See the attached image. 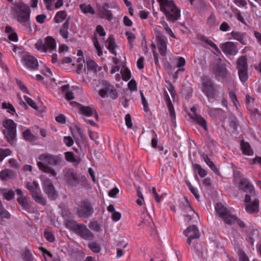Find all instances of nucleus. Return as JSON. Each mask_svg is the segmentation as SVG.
Listing matches in <instances>:
<instances>
[{"label": "nucleus", "instance_id": "nucleus-56", "mask_svg": "<svg viewBox=\"0 0 261 261\" xmlns=\"http://www.w3.org/2000/svg\"><path fill=\"white\" fill-rule=\"evenodd\" d=\"M65 158L69 162H75V159L74 158V154L72 152H67L65 153Z\"/></svg>", "mask_w": 261, "mask_h": 261}, {"label": "nucleus", "instance_id": "nucleus-22", "mask_svg": "<svg viewBox=\"0 0 261 261\" xmlns=\"http://www.w3.org/2000/svg\"><path fill=\"white\" fill-rule=\"evenodd\" d=\"M74 233L80 236L85 240H92L94 238L93 234L89 229H72Z\"/></svg>", "mask_w": 261, "mask_h": 261}, {"label": "nucleus", "instance_id": "nucleus-42", "mask_svg": "<svg viewBox=\"0 0 261 261\" xmlns=\"http://www.w3.org/2000/svg\"><path fill=\"white\" fill-rule=\"evenodd\" d=\"M195 170L197 171L199 176L201 177L205 176L207 174L206 171L201 168L198 164H194L193 165Z\"/></svg>", "mask_w": 261, "mask_h": 261}, {"label": "nucleus", "instance_id": "nucleus-1", "mask_svg": "<svg viewBox=\"0 0 261 261\" xmlns=\"http://www.w3.org/2000/svg\"><path fill=\"white\" fill-rule=\"evenodd\" d=\"M38 159L39 161L37 162V166L41 171L50 174L54 176L57 175L55 170L48 165L53 166L60 165L62 159L60 155L44 153L40 154Z\"/></svg>", "mask_w": 261, "mask_h": 261}, {"label": "nucleus", "instance_id": "nucleus-15", "mask_svg": "<svg viewBox=\"0 0 261 261\" xmlns=\"http://www.w3.org/2000/svg\"><path fill=\"white\" fill-rule=\"evenodd\" d=\"M91 205L87 202H82L77 208L76 213L79 217L86 218L92 214Z\"/></svg>", "mask_w": 261, "mask_h": 261}, {"label": "nucleus", "instance_id": "nucleus-16", "mask_svg": "<svg viewBox=\"0 0 261 261\" xmlns=\"http://www.w3.org/2000/svg\"><path fill=\"white\" fill-rule=\"evenodd\" d=\"M157 45L160 54L166 56L167 54V38L162 33H158L156 35Z\"/></svg>", "mask_w": 261, "mask_h": 261}, {"label": "nucleus", "instance_id": "nucleus-46", "mask_svg": "<svg viewBox=\"0 0 261 261\" xmlns=\"http://www.w3.org/2000/svg\"><path fill=\"white\" fill-rule=\"evenodd\" d=\"M122 79L125 81H128L131 77L130 70L128 68H125L121 71Z\"/></svg>", "mask_w": 261, "mask_h": 261}, {"label": "nucleus", "instance_id": "nucleus-10", "mask_svg": "<svg viewBox=\"0 0 261 261\" xmlns=\"http://www.w3.org/2000/svg\"><path fill=\"white\" fill-rule=\"evenodd\" d=\"M64 178L66 182L71 187L76 186L80 179L78 174L72 169H66L63 171Z\"/></svg>", "mask_w": 261, "mask_h": 261}, {"label": "nucleus", "instance_id": "nucleus-62", "mask_svg": "<svg viewBox=\"0 0 261 261\" xmlns=\"http://www.w3.org/2000/svg\"><path fill=\"white\" fill-rule=\"evenodd\" d=\"M125 124L127 127L128 128H132L133 126V124L132 123V119L131 116L129 114H127L125 115Z\"/></svg>", "mask_w": 261, "mask_h": 261}, {"label": "nucleus", "instance_id": "nucleus-49", "mask_svg": "<svg viewBox=\"0 0 261 261\" xmlns=\"http://www.w3.org/2000/svg\"><path fill=\"white\" fill-rule=\"evenodd\" d=\"M238 255L240 261H249L247 255L242 249H239Z\"/></svg>", "mask_w": 261, "mask_h": 261}, {"label": "nucleus", "instance_id": "nucleus-32", "mask_svg": "<svg viewBox=\"0 0 261 261\" xmlns=\"http://www.w3.org/2000/svg\"><path fill=\"white\" fill-rule=\"evenodd\" d=\"M107 48L109 51L113 55H116V52L115 50V39L112 36H110L107 40Z\"/></svg>", "mask_w": 261, "mask_h": 261}, {"label": "nucleus", "instance_id": "nucleus-38", "mask_svg": "<svg viewBox=\"0 0 261 261\" xmlns=\"http://www.w3.org/2000/svg\"><path fill=\"white\" fill-rule=\"evenodd\" d=\"M81 11L84 13H90L94 14L95 11L90 5L83 4L80 5Z\"/></svg>", "mask_w": 261, "mask_h": 261}, {"label": "nucleus", "instance_id": "nucleus-5", "mask_svg": "<svg viewBox=\"0 0 261 261\" xmlns=\"http://www.w3.org/2000/svg\"><path fill=\"white\" fill-rule=\"evenodd\" d=\"M217 214L224 222L228 225H236L244 228L246 225L243 221L239 219L236 216L232 215L228 209L222 203H217L216 206Z\"/></svg>", "mask_w": 261, "mask_h": 261}, {"label": "nucleus", "instance_id": "nucleus-9", "mask_svg": "<svg viewBox=\"0 0 261 261\" xmlns=\"http://www.w3.org/2000/svg\"><path fill=\"white\" fill-rule=\"evenodd\" d=\"M99 95L101 98H105L107 96L113 99H115L118 97V93L115 88L106 81L102 82V88L99 91Z\"/></svg>", "mask_w": 261, "mask_h": 261}, {"label": "nucleus", "instance_id": "nucleus-51", "mask_svg": "<svg viewBox=\"0 0 261 261\" xmlns=\"http://www.w3.org/2000/svg\"><path fill=\"white\" fill-rule=\"evenodd\" d=\"M16 84H17V86H18L19 88L20 89V90H21L24 93H29V91H28L27 88L22 83V82L20 80L16 79Z\"/></svg>", "mask_w": 261, "mask_h": 261}, {"label": "nucleus", "instance_id": "nucleus-48", "mask_svg": "<svg viewBox=\"0 0 261 261\" xmlns=\"http://www.w3.org/2000/svg\"><path fill=\"white\" fill-rule=\"evenodd\" d=\"M2 108L4 109H7L9 113H14L15 112V110L14 107L10 103L4 102L2 104Z\"/></svg>", "mask_w": 261, "mask_h": 261}, {"label": "nucleus", "instance_id": "nucleus-52", "mask_svg": "<svg viewBox=\"0 0 261 261\" xmlns=\"http://www.w3.org/2000/svg\"><path fill=\"white\" fill-rule=\"evenodd\" d=\"M11 150L8 148L0 149V155L3 160L5 157L10 155L11 154Z\"/></svg>", "mask_w": 261, "mask_h": 261}, {"label": "nucleus", "instance_id": "nucleus-13", "mask_svg": "<svg viewBox=\"0 0 261 261\" xmlns=\"http://www.w3.org/2000/svg\"><path fill=\"white\" fill-rule=\"evenodd\" d=\"M22 64L29 69L36 70L38 69V60L34 57L30 55L23 56L21 59Z\"/></svg>", "mask_w": 261, "mask_h": 261}, {"label": "nucleus", "instance_id": "nucleus-59", "mask_svg": "<svg viewBox=\"0 0 261 261\" xmlns=\"http://www.w3.org/2000/svg\"><path fill=\"white\" fill-rule=\"evenodd\" d=\"M220 30L222 32H227L230 30V27L226 22L224 21L220 25Z\"/></svg>", "mask_w": 261, "mask_h": 261}, {"label": "nucleus", "instance_id": "nucleus-8", "mask_svg": "<svg viewBox=\"0 0 261 261\" xmlns=\"http://www.w3.org/2000/svg\"><path fill=\"white\" fill-rule=\"evenodd\" d=\"M25 187L32 193V197L36 202L39 203L43 205H45V199L38 192V189H39V184L37 181H33L32 182H26Z\"/></svg>", "mask_w": 261, "mask_h": 261}, {"label": "nucleus", "instance_id": "nucleus-27", "mask_svg": "<svg viewBox=\"0 0 261 261\" xmlns=\"http://www.w3.org/2000/svg\"><path fill=\"white\" fill-rule=\"evenodd\" d=\"M3 126L4 127L3 131L16 129L17 127V124L13 120L10 119L4 120L3 121Z\"/></svg>", "mask_w": 261, "mask_h": 261}, {"label": "nucleus", "instance_id": "nucleus-28", "mask_svg": "<svg viewBox=\"0 0 261 261\" xmlns=\"http://www.w3.org/2000/svg\"><path fill=\"white\" fill-rule=\"evenodd\" d=\"M15 172L10 169H5L0 172V177L2 179L4 180L13 178L15 177Z\"/></svg>", "mask_w": 261, "mask_h": 261}, {"label": "nucleus", "instance_id": "nucleus-40", "mask_svg": "<svg viewBox=\"0 0 261 261\" xmlns=\"http://www.w3.org/2000/svg\"><path fill=\"white\" fill-rule=\"evenodd\" d=\"M199 39L201 41L205 42L207 44L209 45L210 46L213 47L217 53L220 54V50L216 45L211 40L205 38L203 36H201L199 37Z\"/></svg>", "mask_w": 261, "mask_h": 261}, {"label": "nucleus", "instance_id": "nucleus-45", "mask_svg": "<svg viewBox=\"0 0 261 261\" xmlns=\"http://www.w3.org/2000/svg\"><path fill=\"white\" fill-rule=\"evenodd\" d=\"M216 16L212 14L207 18L206 21V24L210 27L212 28L214 27L216 25Z\"/></svg>", "mask_w": 261, "mask_h": 261}, {"label": "nucleus", "instance_id": "nucleus-23", "mask_svg": "<svg viewBox=\"0 0 261 261\" xmlns=\"http://www.w3.org/2000/svg\"><path fill=\"white\" fill-rule=\"evenodd\" d=\"M241 149L243 154L246 155L251 156L253 155L254 152L251 148L249 143L242 140L240 143Z\"/></svg>", "mask_w": 261, "mask_h": 261}, {"label": "nucleus", "instance_id": "nucleus-24", "mask_svg": "<svg viewBox=\"0 0 261 261\" xmlns=\"http://www.w3.org/2000/svg\"><path fill=\"white\" fill-rule=\"evenodd\" d=\"M109 8L108 4H105L100 11V17L102 18L111 20L112 19L113 15L111 11L108 9Z\"/></svg>", "mask_w": 261, "mask_h": 261}, {"label": "nucleus", "instance_id": "nucleus-25", "mask_svg": "<svg viewBox=\"0 0 261 261\" xmlns=\"http://www.w3.org/2000/svg\"><path fill=\"white\" fill-rule=\"evenodd\" d=\"M238 70H248L247 59L245 56L239 58L236 62Z\"/></svg>", "mask_w": 261, "mask_h": 261}, {"label": "nucleus", "instance_id": "nucleus-64", "mask_svg": "<svg viewBox=\"0 0 261 261\" xmlns=\"http://www.w3.org/2000/svg\"><path fill=\"white\" fill-rule=\"evenodd\" d=\"M253 33L254 37L257 40V42L261 46V33L256 31H253Z\"/></svg>", "mask_w": 261, "mask_h": 261}, {"label": "nucleus", "instance_id": "nucleus-14", "mask_svg": "<svg viewBox=\"0 0 261 261\" xmlns=\"http://www.w3.org/2000/svg\"><path fill=\"white\" fill-rule=\"evenodd\" d=\"M44 192L48 195L51 200L55 199L57 197V193L52 181L49 179H46L43 183Z\"/></svg>", "mask_w": 261, "mask_h": 261}, {"label": "nucleus", "instance_id": "nucleus-35", "mask_svg": "<svg viewBox=\"0 0 261 261\" xmlns=\"http://www.w3.org/2000/svg\"><path fill=\"white\" fill-rule=\"evenodd\" d=\"M238 75L240 81L244 84L249 78L248 70H238Z\"/></svg>", "mask_w": 261, "mask_h": 261}, {"label": "nucleus", "instance_id": "nucleus-53", "mask_svg": "<svg viewBox=\"0 0 261 261\" xmlns=\"http://www.w3.org/2000/svg\"><path fill=\"white\" fill-rule=\"evenodd\" d=\"M63 141L67 146H71L74 143L73 139L70 136H65Z\"/></svg>", "mask_w": 261, "mask_h": 261}, {"label": "nucleus", "instance_id": "nucleus-19", "mask_svg": "<svg viewBox=\"0 0 261 261\" xmlns=\"http://www.w3.org/2000/svg\"><path fill=\"white\" fill-rule=\"evenodd\" d=\"M199 229H185L184 231V234L188 237L187 243L188 244V248L191 249L190 247L191 241L195 239H198L200 237V232Z\"/></svg>", "mask_w": 261, "mask_h": 261}, {"label": "nucleus", "instance_id": "nucleus-7", "mask_svg": "<svg viewBox=\"0 0 261 261\" xmlns=\"http://www.w3.org/2000/svg\"><path fill=\"white\" fill-rule=\"evenodd\" d=\"M35 48L41 52L47 53L48 51L51 53L56 48V42L55 39L50 36H47L44 39V41L40 39L35 44Z\"/></svg>", "mask_w": 261, "mask_h": 261}, {"label": "nucleus", "instance_id": "nucleus-57", "mask_svg": "<svg viewBox=\"0 0 261 261\" xmlns=\"http://www.w3.org/2000/svg\"><path fill=\"white\" fill-rule=\"evenodd\" d=\"M232 1L238 7L246 8L247 4L245 0H232Z\"/></svg>", "mask_w": 261, "mask_h": 261}, {"label": "nucleus", "instance_id": "nucleus-41", "mask_svg": "<svg viewBox=\"0 0 261 261\" xmlns=\"http://www.w3.org/2000/svg\"><path fill=\"white\" fill-rule=\"evenodd\" d=\"M89 248L95 253H98L101 250L100 245L95 242H92L88 243Z\"/></svg>", "mask_w": 261, "mask_h": 261}, {"label": "nucleus", "instance_id": "nucleus-60", "mask_svg": "<svg viewBox=\"0 0 261 261\" xmlns=\"http://www.w3.org/2000/svg\"><path fill=\"white\" fill-rule=\"evenodd\" d=\"M128 87L130 91L137 90V84L135 80H132L128 83Z\"/></svg>", "mask_w": 261, "mask_h": 261}, {"label": "nucleus", "instance_id": "nucleus-26", "mask_svg": "<svg viewBox=\"0 0 261 261\" xmlns=\"http://www.w3.org/2000/svg\"><path fill=\"white\" fill-rule=\"evenodd\" d=\"M165 100L170 114L171 121L173 122L175 118V113L173 106L167 93H166Z\"/></svg>", "mask_w": 261, "mask_h": 261}, {"label": "nucleus", "instance_id": "nucleus-55", "mask_svg": "<svg viewBox=\"0 0 261 261\" xmlns=\"http://www.w3.org/2000/svg\"><path fill=\"white\" fill-rule=\"evenodd\" d=\"M24 98L27 102L28 103V104L31 107H32L35 110H37L38 109L36 103L31 98L26 96H25Z\"/></svg>", "mask_w": 261, "mask_h": 261}, {"label": "nucleus", "instance_id": "nucleus-31", "mask_svg": "<svg viewBox=\"0 0 261 261\" xmlns=\"http://www.w3.org/2000/svg\"><path fill=\"white\" fill-rule=\"evenodd\" d=\"M231 35L234 39L239 41L243 45L246 44V41L244 38V33L232 31L231 33Z\"/></svg>", "mask_w": 261, "mask_h": 261}, {"label": "nucleus", "instance_id": "nucleus-54", "mask_svg": "<svg viewBox=\"0 0 261 261\" xmlns=\"http://www.w3.org/2000/svg\"><path fill=\"white\" fill-rule=\"evenodd\" d=\"M23 136L25 140H31L33 139V136L31 134L30 129H27L23 133Z\"/></svg>", "mask_w": 261, "mask_h": 261}, {"label": "nucleus", "instance_id": "nucleus-63", "mask_svg": "<svg viewBox=\"0 0 261 261\" xmlns=\"http://www.w3.org/2000/svg\"><path fill=\"white\" fill-rule=\"evenodd\" d=\"M96 32L99 35V36L102 37H104L106 36V32L101 25H97L96 29Z\"/></svg>", "mask_w": 261, "mask_h": 261}, {"label": "nucleus", "instance_id": "nucleus-34", "mask_svg": "<svg viewBox=\"0 0 261 261\" xmlns=\"http://www.w3.org/2000/svg\"><path fill=\"white\" fill-rule=\"evenodd\" d=\"M66 16L65 11H60L56 13L54 20L56 23H60L66 18Z\"/></svg>", "mask_w": 261, "mask_h": 261}, {"label": "nucleus", "instance_id": "nucleus-37", "mask_svg": "<svg viewBox=\"0 0 261 261\" xmlns=\"http://www.w3.org/2000/svg\"><path fill=\"white\" fill-rule=\"evenodd\" d=\"M2 194L4 198L8 201L13 199L15 196V193L13 191L6 189L3 190Z\"/></svg>", "mask_w": 261, "mask_h": 261}, {"label": "nucleus", "instance_id": "nucleus-12", "mask_svg": "<svg viewBox=\"0 0 261 261\" xmlns=\"http://www.w3.org/2000/svg\"><path fill=\"white\" fill-rule=\"evenodd\" d=\"M220 47L226 56H234L239 51L236 43L233 42L228 41L222 43L220 45Z\"/></svg>", "mask_w": 261, "mask_h": 261}, {"label": "nucleus", "instance_id": "nucleus-50", "mask_svg": "<svg viewBox=\"0 0 261 261\" xmlns=\"http://www.w3.org/2000/svg\"><path fill=\"white\" fill-rule=\"evenodd\" d=\"M0 217L2 218L9 219L11 215L4 207L0 208Z\"/></svg>", "mask_w": 261, "mask_h": 261}, {"label": "nucleus", "instance_id": "nucleus-39", "mask_svg": "<svg viewBox=\"0 0 261 261\" xmlns=\"http://www.w3.org/2000/svg\"><path fill=\"white\" fill-rule=\"evenodd\" d=\"M22 257L24 261H36L34 259L32 254L30 251L26 248L21 254Z\"/></svg>", "mask_w": 261, "mask_h": 261}, {"label": "nucleus", "instance_id": "nucleus-18", "mask_svg": "<svg viewBox=\"0 0 261 261\" xmlns=\"http://www.w3.org/2000/svg\"><path fill=\"white\" fill-rule=\"evenodd\" d=\"M15 191L18 196L17 198L18 203L24 210H28L30 207V205L27 196L23 194L22 190L20 189H17Z\"/></svg>", "mask_w": 261, "mask_h": 261}, {"label": "nucleus", "instance_id": "nucleus-2", "mask_svg": "<svg viewBox=\"0 0 261 261\" xmlns=\"http://www.w3.org/2000/svg\"><path fill=\"white\" fill-rule=\"evenodd\" d=\"M161 11L165 14L168 20L174 22L180 16V10L172 0H157Z\"/></svg>", "mask_w": 261, "mask_h": 261}, {"label": "nucleus", "instance_id": "nucleus-30", "mask_svg": "<svg viewBox=\"0 0 261 261\" xmlns=\"http://www.w3.org/2000/svg\"><path fill=\"white\" fill-rule=\"evenodd\" d=\"M80 112L84 115L90 117L95 113V111L90 107L81 106L80 108Z\"/></svg>", "mask_w": 261, "mask_h": 261}, {"label": "nucleus", "instance_id": "nucleus-3", "mask_svg": "<svg viewBox=\"0 0 261 261\" xmlns=\"http://www.w3.org/2000/svg\"><path fill=\"white\" fill-rule=\"evenodd\" d=\"M233 181L240 190L247 193L244 199L245 202L251 201V197H255L256 193L254 187L248 179L241 177L236 173L233 175Z\"/></svg>", "mask_w": 261, "mask_h": 261}, {"label": "nucleus", "instance_id": "nucleus-20", "mask_svg": "<svg viewBox=\"0 0 261 261\" xmlns=\"http://www.w3.org/2000/svg\"><path fill=\"white\" fill-rule=\"evenodd\" d=\"M253 198L252 201H249L246 205V210L249 214L257 213L259 210V200L255 197Z\"/></svg>", "mask_w": 261, "mask_h": 261}, {"label": "nucleus", "instance_id": "nucleus-58", "mask_svg": "<svg viewBox=\"0 0 261 261\" xmlns=\"http://www.w3.org/2000/svg\"><path fill=\"white\" fill-rule=\"evenodd\" d=\"M141 96L142 103L144 107V110L145 112H148L149 111V107L148 106V103H147V100H146V99L142 93H141Z\"/></svg>", "mask_w": 261, "mask_h": 261}, {"label": "nucleus", "instance_id": "nucleus-61", "mask_svg": "<svg viewBox=\"0 0 261 261\" xmlns=\"http://www.w3.org/2000/svg\"><path fill=\"white\" fill-rule=\"evenodd\" d=\"M168 89L171 95L172 98L173 99L175 98L176 93L174 86L171 83H169Z\"/></svg>", "mask_w": 261, "mask_h": 261}, {"label": "nucleus", "instance_id": "nucleus-11", "mask_svg": "<svg viewBox=\"0 0 261 261\" xmlns=\"http://www.w3.org/2000/svg\"><path fill=\"white\" fill-rule=\"evenodd\" d=\"M212 71L216 76H221L222 78L226 77L228 74L225 65L221 63L220 59H217L215 63L213 64Z\"/></svg>", "mask_w": 261, "mask_h": 261}, {"label": "nucleus", "instance_id": "nucleus-47", "mask_svg": "<svg viewBox=\"0 0 261 261\" xmlns=\"http://www.w3.org/2000/svg\"><path fill=\"white\" fill-rule=\"evenodd\" d=\"M87 66L88 69L96 71L98 65L97 64L92 60H88L87 61Z\"/></svg>", "mask_w": 261, "mask_h": 261}, {"label": "nucleus", "instance_id": "nucleus-36", "mask_svg": "<svg viewBox=\"0 0 261 261\" xmlns=\"http://www.w3.org/2000/svg\"><path fill=\"white\" fill-rule=\"evenodd\" d=\"M185 211L187 212L188 213H189V214L185 215V217L187 218H188L189 219H191V216L192 214H196L197 215V214L195 213L194 210L192 208V207L190 205L189 200L186 197H185Z\"/></svg>", "mask_w": 261, "mask_h": 261}, {"label": "nucleus", "instance_id": "nucleus-4", "mask_svg": "<svg viewBox=\"0 0 261 261\" xmlns=\"http://www.w3.org/2000/svg\"><path fill=\"white\" fill-rule=\"evenodd\" d=\"M17 20L23 25L30 27V9L22 2L15 3L12 9Z\"/></svg>", "mask_w": 261, "mask_h": 261}, {"label": "nucleus", "instance_id": "nucleus-21", "mask_svg": "<svg viewBox=\"0 0 261 261\" xmlns=\"http://www.w3.org/2000/svg\"><path fill=\"white\" fill-rule=\"evenodd\" d=\"M3 134L7 141L11 145H14L16 142V129L3 131Z\"/></svg>", "mask_w": 261, "mask_h": 261}, {"label": "nucleus", "instance_id": "nucleus-17", "mask_svg": "<svg viewBox=\"0 0 261 261\" xmlns=\"http://www.w3.org/2000/svg\"><path fill=\"white\" fill-rule=\"evenodd\" d=\"M191 113L189 114L191 118L201 126L205 130H207V124L205 119L196 113V108L193 107L191 108Z\"/></svg>", "mask_w": 261, "mask_h": 261}, {"label": "nucleus", "instance_id": "nucleus-33", "mask_svg": "<svg viewBox=\"0 0 261 261\" xmlns=\"http://www.w3.org/2000/svg\"><path fill=\"white\" fill-rule=\"evenodd\" d=\"M66 226L68 228H86L84 225H79L73 220L68 219L66 221Z\"/></svg>", "mask_w": 261, "mask_h": 261}, {"label": "nucleus", "instance_id": "nucleus-43", "mask_svg": "<svg viewBox=\"0 0 261 261\" xmlns=\"http://www.w3.org/2000/svg\"><path fill=\"white\" fill-rule=\"evenodd\" d=\"M92 42L93 43L95 48H96L97 51L98 55L99 56H101L102 55V50L99 44L97 38L96 37H94L92 39Z\"/></svg>", "mask_w": 261, "mask_h": 261}, {"label": "nucleus", "instance_id": "nucleus-44", "mask_svg": "<svg viewBox=\"0 0 261 261\" xmlns=\"http://www.w3.org/2000/svg\"><path fill=\"white\" fill-rule=\"evenodd\" d=\"M44 236L49 242H53L55 241V238L53 231L45 230L44 232Z\"/></svg>", "mask_w": 261, "mask_h": 261}, {"label": "nucleus", "instance_id": "nucleus-6", "mask_svg": "<svg viewBox=\"0 0 261 261\" xmlns=\"http://www.w3.org/2000/svg\"><path fill=\"white\" fill-rule=\"evenodd\" d=\"M220 89L219 86H215L209 79L204 77L202 79V91L209 100L216 97Z\"/></svg>", "mask_w": 261, "mask_h": 261}, {"label": "nucleus", "instance_id": "nucleus-29", "mask_svg": "<svg viewBox=\"0 0 261 261\" xmlns=\"http://www.w3.org/2000/svg\"><path fill=\"white\" fill-rule=\"evenodd\" d=\"M69 20H66L62 24L60 29V34L64 39H67L68 38V27Z\"/></svg>", "mask_w": 261, "mask_h": 261}]
</instances>
